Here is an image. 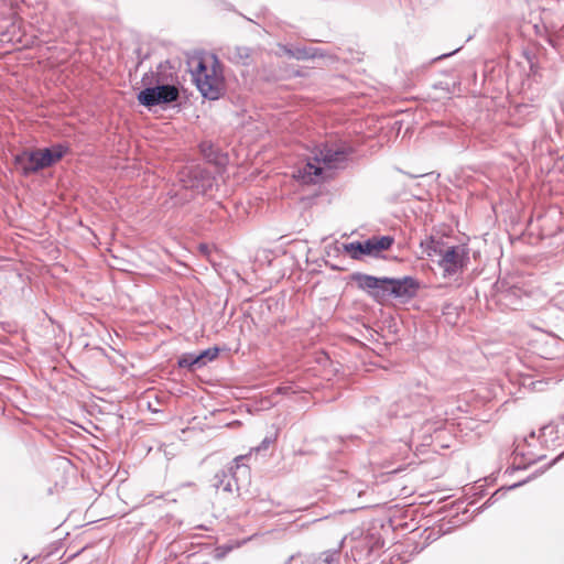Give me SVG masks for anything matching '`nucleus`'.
<instances>
[{"instance_id": "nucleus-4", "label": "nucleus", "mask_w": 564, "mask_h": 564, "mask_svg": "<svg viewBox=\"0 0 564 564\" xmlns=\"http://www.w3.org/2000/svg\"><path fill=\"white\" fill-rule=\"evenodd\" d=\"M65 153L62 145L22 151L14 156V167L23 175L35 173L59 161Z\"/></svg>"}, {"instance_id": "nucleus-8", "label": "nucleus", "mask_w": 564, "mask_h": 564, "mask_svg": "<svg viewBox=\"0 0 564 564\" xmlns=\"http://www.w3.org/2000/svg\"><path fill=\"white\" fill-rule=\"evenodd\" d=\"M419 288V282L411 276H404L402 279L387 278V297L389 295H393L394 297H413Z\"/></svg>"}, {"instance_id": "nucleus-7", "label": "nucleus", "mask_w": 564, "mask_h": 564, "mask_svg": "<svg viewBox=\"0 0 564 564\" xmlns=\"http://www.w3.org/2000/svg\"><path fill=\"white\" fill-rule=\"evenodd\" d=\"M357 286L367 291L377 302L387 300V278H376L372 275L356 273L351 278Z\"/></svg>"}, {"instance_id": "nucleus-2", "label": "nucleus", "mask_w": 564, "mask_h": 564, "mask_svg": "<svg viewBox=\"0 0 564 564\" xmlns=\"http://www.w3.org/2000/svg\"><path fill=\"white\" fill-rule=\"evenodd\" d=\"M422 247L426 257H440L437 263L443 271L444 278L460 273L468 261L467 252L462 246L445 248L442 241L430 238L422 243Z\"/></svg>"}, {"instance_id": "nucleus-6", "label": "nucleus", "mask_w": 564, "mask_h": 564, "mask_svg": "<svg viewBox=\"0 0 564 564\" xmlns=\"http://www.w3.org/2000/svg\"><path fill=\"white\" fill-rule=\"evenodd\" d=\"M177 98L178 89L171 85L145 88L138 94V101L145 107L172 102Z\"/></svg>"}, {"instance_id": "nucleus-10", "label": "nucleus", "mask_w": 564, "mask_h": 564, "mask_svg": "<svg viewBox=\"0 0 564 564\" xmlns=\"http://www.w3.org/2000/svg\"><path fill=\"white\" fill-rule=\"evenodd\" d=\"M218 354V350L215 349V351L213 354H210L209 350L207 351H204L202 352L199 356H197L193 361H192V365L194 364H199L204 358L208 357L210 360L214 359Z\"/></svg>"}, {"instance_id": "nucleus-5", "label": "nucleus", "mask_w": 564, "mask_h": 564, "mask_svg": "<svg viewBox=\"0 0 564 564\" xmlns=\"http://www.w3.org/2000/svg\"><path fill=\"white\" fill-rule=\"evenodd\" d=\"M394 243L391 236H373L366 241H354L343 245L344 251L354 260L364 257L378 258L383 251L389 250Z\"/></svg>"}, {"instance_id": "nucleus-9", "label": "nucleus", "mask_w": 564, "mask_h": 564, "mask_svg": "<svg viewBox=\"0 0 564 564\" xmlns=\"http://www.w3.org/2000/svg\"><path fill=\"white\" fill-rule=\"evenodd\" d=\"M239 543L235 545H220L215 549V557L216 558H223L225 557L229 552H231L235 547H238Z\"/></svg>"}, {"instance_id": "nucleus-3", "label": "nucleus", "mask_w": 564, "mask_h": 564, "mask_svg": "<svg viewBox=\"0 0 564 564\" xmlns=\"http://www.w3.org/2000/svg\"><path fill=\"white\" fill-rule=\"evenodd\" d=\"M346 159L344 150L324 148L315 155L313 161H308L303 169L299 170V177L304 183L316 184L324 181L330 174V170L336 169Z\"/></svg>"}, {"instance_id": "nucleus-1", "label": "nucleus", "mask_w": 564, "mask_h": 564, "mask_svg": "<svg viewBox=\"0 0 564 564\" xmlns=\"http://www.w3.org/2000/svg\"><path fill=\"white\" fill-rule=\"evenodd\" d=\"M192 76L200 94L210 100L218 99L226 89L223 66L215 55L198 57Z\"/></svg>"}, {"instance_id": "nucleus-11", "label": "nucleus", "mask_w": 564, "mask_h": 564, "mask_svg": "<svg viewBox=\"0 0 564 564\" xmlns=\"http://www.w3.org/2000/svg\"><path fill=\"white\" fill-rule=\"evenodd\" d=\"M185 364V360L180 361V366H183Z\"/></svg>"}]
</instances>
